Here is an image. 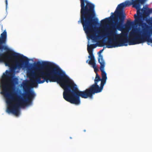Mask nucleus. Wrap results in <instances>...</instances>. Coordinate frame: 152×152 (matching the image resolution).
Returning a JSON list of instances; mask_svg holds the SVG:
<instances>
[{"mask_svg":"<svg viewBox=\"0 0 152 152\" xmlns=\"http://www.w3.org/2000/svg\"><path fill=\"white\" fill-rule=\"evenodd\" d=\"M43 65L48 66L44 71L41 70L39 68L37 67L36 73H34L31 70L28 73V76L32 77L30 81L34 86L45 81L47 83L57 82L64 90L63 96L64 99L75 104H80V97L84 99L92 98L88 88L83 91H79L76 85L59 67L50 66L51 64L48 62H44Z\"/></svg>","mask_w":152,"mask_h":152,"instance_id":"1","label":"nucleus"},{"mask_svg":"<svg viewBox=\"0 0 152 152\" xmlns=\"http://www.w3.org/2000/svg\"><path fill=\"white\" fill-rule=\"evenodd\" d=\"M18 83V79L13 77L12 72L7 70L5 73H3L1 80L2 91L1 94L4 95L6 103L9 106L7 109V112L16 116L19 114L20 107L31 103L35 96L34 91L30 90L27 82H25L23 83V90L26 93L22 94L23 98L19 96H17V98L15 97V94H12L11 91L14 89Z\"/></svg>","mask_w":152,"mask_h":152,"instance_id":"2","label":"nucleus"},{"mask_svg":"<svg viewBox=\"0 0 152 152\" xmlns=\"http://www.w3.org/2000/svg\"><path fill=\"white\" fill-rule=\"evenodd\" d=\"M80 1V18L78 21L79 23L81 22L83 25V29L85 33L90 35L93 40L101 37L105 38L106 35L104 34V31L98 32V35L96 36L94 32L95 27L97 23V19H94L96 16L95 5L87 0Z\"/></svg>","mask_w":152,"mask_h":152,"instance_id":"3","label":"nucleus"},{"mask_svg":"<svg viewBox=\"0 0 152 152\" xmlns=\"http://www.w3.org/2000/svg\"><path fill=\"white\" fill-rule=\"evenodd\" d=\"M147 1V0H128L118 5L114 12L115 14L114 15L116 17H114L113 19L115 22L119 20V21L116 24L117 28L119 31H122L124 29L123 27V25L126 18V15L124 9L126 7H129L132 5L133 7L135 8L137 10V14H135L134 15L135 23L139 26H141L142 28L149 27V25L146 23L143 22L141 19L142 18H143V17L148 18L147 16H142V13L140 12L141 11L145 13V10L143 9H140L141 5L143 4Z\"/></svg>","mask_w":152,"mask_h":152,"instance_id":"4","label":"nucleus"},{"mask_svg":"<svg viewBox=\"0 0 152 152\" xmlns=\"http://www.w3.org/2000/svg\"><path fill=\"white\" fill-rule=\"evenodd\" d=\"M134 23L131 21H127L126 23L123 25V27L124 28L122 31L121 33L120 34L117 33L116 24V28L113 27L111 30L109 31L107 34V37H115L117 39L118 47L122 46H126L128 45V43L129 45L137 44V32L136 30H132L130 32L129 35L130 38H127L128 32L126 30V28H129L131 26H133Z\"/></svg>","mask_w":152,"mask_h":152,"instance_id":"5","label":"nucleus"},{"mask_svg":"<svg viewBox=\"0 0 152 152\" xmlns=\"http://www.w3.org/2000/svg\"><path fill=\"white\" fill-rule=\"evenodd\" d=\"M2 50L0 51H2ZM0 52V62H4L6 66L10 67L11 70L26 67L28 64L27 57L13 52Z\"/></svg>","mask_w":152,"mask_h":152,"instance_id":"6","label":"nucleus"},{"mask_svg":"<svg viewBox=\"0 0 152 152\" xmlns=\"http://www.w3.org/2000/svg\"><path fill=\"white\" fill-rule=\"evenodd\" d=\"M150 27L149 26L148 28L144 27L142 28V35L139 36L137 35V43L139 44L144 42L146 41L148 43H152V29H148Z\"/></svg>","mask_w":152,"mask_h":152,"instance_id":"7","label":"nucleus"},{"mask_svg":"<svg viewBox=\"0 0 152 152\" xmlns=\"http://www.w3.org/2000/svg\"><path fill=\"white\" fill-rule=\"evenodd\" d=\"M98 62L100 65V69L101 71L102 78L101 79V84L104 86L106 83L107 77V74L104 70V68L105 65L104 61L103 59V56L99 54V55Z\"/></svg>","mask_w":152,"mask_h":152,"instance_id":"8","label":"nucleus"},{"mask_svg":"<svg viewBox=\"0 0 152 152\" xmlns=\"http://www.w3.org/2000/svg\"><path fill=\"white\" fill-rule=\"evenodd\" d=\"M7 38V32L6 30H4L1 34V37L0 38V51L4 50H7L9 52L11 51V50L9 48L7 45H2L3 44H6Z\"/></svg>","mask_w":152,"mask_h":152,"instance_id":"9","label":"nucleus"},{"mask_svg":"<svg viewBox=\"0 0 152 152\" xmlns=\"http://www.w3.org/2000/svg\"><path fill=\"white\" fill-rule=\"evenodd\" d=\"M96 46L97 45L96 44H91L90 45H88L87 50L89 54L88 57L91 59L88 62L89 64H92L94 63H95V60L93 53V49L96 48Z\"/></svg>","mask_w":152,"mask_h":152,"instance_id":"10","label":"nucleus"},{"mask_svg":"<svg viewBox=\"0 0 152 152\" xmlns=\"http://www.w3.org/2000/svg\"><path fill=\"white\" fill-rule=\"evenodd\" d=\"M104 86L100 84V86L99 87L96 83H94L89 87L88 88L92 95L96 93H98L100 92L103 90Z\"/></svg>","mask_w":152,"mask_h":152,"instance_id":"11","label":"nucleus"},{"mask_svg":"<svg viewBox=\"0 0 152 152\" xmlns=\"http://www.w3.org/2000/svg\"><path fill=\"white\" fill-rule=\"evenodd\" d=\"M113 39H108L107 41L105 42V44L106 45V47L107 48H112L118 47L117 39L115 37H114ZM104 43L103 45H99V46H102L104 45Z\"/></svg>","mask_w":152,"mask_h":152,"instance_id":"12","label":"nucleus"},{"mask_svg":"<svg viewBox=\"0 0 152 152\" xmlns=\"http://www.w3.org/2000/svg\"><path fill=\"white\" fill-rule=\"evenodd\" d=\"M111 16L109 18H106L102 20L101 21V23L102 25H105L107 23L109 22L110 20V18L111 17H113V20L114 22H115L113 18L114 17H116L115 15H114L115 14L114 13L112 12L111 13ZM119 21V20H118L117 21H116V22H115V26L116 27V25L117 24V23Z\"/></svg>","mask_w":152,"mask_h":152,"instance_id":"13","label":"nucleus"},{"mask_svg":"<svg viewBox=\"0 0 152 152\" xmlns=\"http://www.w3.org/2000/svg\"><path fill=\"white\" fill-rule=\"evenodd\" d=\"M99 81L101 82V79L100 76L98 75V74L96 73L94 80V83H96V84H97L98 82Z\"/></svg>","mask_w":152,"mask_h":152,"instance_id":"14","label":"nucleus"},{"mask_svg":"<svg viewBox=\"0 0 152 152\" xmlns=\"http://www.w3.org/2000/svg\"><path fill=\"white\" fill-rule=\"evenodd\" d=\"M91 65H92V67L94 69V71L96 73V74L97 73V71H98V69L97 68V66L96 65V63H93L92 64H91Z\"/></svg>","mask_w":152,"mask_h":152,"instance_id":"15","label":"nucleus"},{"mask_svg":"<svg viewBox=\"0 0 152 152\" xmlns=\"http://www.w3.org/2000/svg\"><path fill=\"white\" fill-rule=\"evenodd\" d=\"M145 10V13L148 14H149L152 12V9L145 8L144 9Z\"/></svg>","mask_w":152,"mask_h":152,"instance_id":"16","label":"nucleus"},{"mask_svg":"<svg viewBox=\"0 0 152 152\" xmlns=\"http://www.w3.org/2000/svg\"><path fill=\"white\" fill-rule=\"evenodd\" d=\"M104 50V49L100 50L99 52H98V53L99 54H100Z\"/></svg>","mask_w":152,"mask_h":152,"instance_id":"17","label":"nucleus"},{"mask_svg":"<svg viewBox=\"0 0 152 152\" xmlns=\"http://www.w3.org/2000/svg\"><path fill=\"white\" fill-rule=\"evenodd\" d=\"M5 2L6 6L7 5V0H5Z\"/></svg>","mask_w":152,"mask_h":152,"instance_id":"18","label":"nucleus"},{"mask_svg":"<svg viewBox=\"0 0 152 152\" xmlns=\"http://www.w3.org/2000/svg\"><path fill=\"white\" fill-rule=\"evenodd\" d=\"M83 131H84V132H86V130H83Z\"/></svg>","mask_w":152,"mask_h":152,"instance_id":"19","label":"nucleus"},{"mask_svg":"<svg viewBox=\"0 0 152 152\" xmlns=\"http://www.w3.org/2000/svg\"><path fill=\"white\" fill-rule=\"evenodd\" d=\"M88 60L86 61V63H88Z\"/></svg>","mask_w":152,"mask_h":152,"instance_id":"20","label":"nucleus"},{"mask_svg":"<svg viewBox=\"0 0 152 152\" xmlns=\"http://www.w3.org/2000/svg\"><path fill=\"white\" fill-rule=\"evenodd\" d=\"M70 139H72V138L71 137H70Z\"/></svg>","mask_w":152,"mask_h":152,"instance_id":"21","label":"nucleus"}]
</instances>
